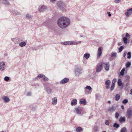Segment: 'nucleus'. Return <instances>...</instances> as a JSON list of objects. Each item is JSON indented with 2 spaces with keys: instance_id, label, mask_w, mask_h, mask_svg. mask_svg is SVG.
<instances>
[{
  "instance_id": "nucleus-1",
  "label": "nucleus",
  "mask_w": 132,
  "mask_h": 132,
  "mask_svg": "<svg viewBox=\"0 0 132 132\" xmlns=\"http://www.w3.org/2000/svg\"><path fill=\"white\" fill-rule=\"evenodd\" d=\"M57 22L58 26L62 29L66 28L70 23L69 19L67 17L63 16L60 18Z\"/></svg>"
},
{
  "instance_id": "nucleus-2",
  "label": "nucleus",
  "mask_w": 132,
  "mask_h": 132,
  "mask_svg": "<svg viewBox=\"0 0 132 132\" xmlns=\"http://www.w3.org/2000/svg\"><path fill=\"white\" fill-rule=\"evenodd\" d=\"M57 5L61 11H65L66 10V5L65 3L61 1L57 2Z\"/></svg>"
},
{
  "instance_id": "nucleus-3",
  "label": "nucleus",
  "mask_w": 132,
  "mask_h": 132,
  "mask_svg": "<svg viewBox=\"0 0 132 132\" xmlns=\"http://www.w3.org/2000/svg\"><path fill=\"white\" fill-rule=\"evenodd\" d=\"M44 88L48 94L52 93V90L50 88L52 86V84L47 82L44 84Z\"/></svg>"
},
{
  "instance_id": "nucleus-4",
  "label": "nucleus",
  "mask_w": 132,
  "mask_h": 132,
  "mask_svg": "<svg viewBox=\"0 0 132 132\" xmlns=\"http://www.w3.org/2000/svg\"><path fill=\"white\" fill-rule=\"evenodd\" d=\"M82 69L80 67L78 66H76L74 70L75 76L77 77L79 76L82 74Z\"/></svg>"
},
{
  "instance_id": "nucleus-5",
  "label": "nucleus",
  "mask_w": 132,
  "mask_h": 132,
  "mask_svg": "<svg viewBox=\"0 0 132 132\" xmlns=\"http://www.w3.org/2000/svg\"><path fill=\"white\" fill-rule=\"evenodd\" d=\"M126 116L128 119H131L132 117V109H128L126 113Z\"/></svg>"
},
{
  "instance_id": "nucleus-6",
  "label": "nucleus",
  "mask_w": 132,
  "mask_h": 132,
  "mask_svg": "<svg viewBox=\"0 0 132 132\" xmlns=\"http://www.w3.org/2000/svg\"><path fill=\"white\" fill-rule=\"evenodd\" d=\"M61 44L64 45H77L78 43L76 42L68 41L62 42L61 43Z\"/></svg>"
},
{
  "instance_id": "nucleus-7",
  "label": "nucleus",
  "mask_w": 132,
  "mask_h": 132,
  "mask_svg": "<svg viewBox=\"0 0 132 132\" xmlns=\"http://www.w3.org/2000/svg\"><path fill=\"white\" fill-rule=\"evenodd\" d=\"M75 112L79 115H82L81 112L83 110V108L81 107L78 106L75 108Z\"/></svg>"
},
{
  "instance_id": "nucleus-8",
  "label": "nucleus",
  "mask_w": 132,
  "mask_h": 132,
  "mask_svg": "<svg viewBox=\"0 0 132 132\" xmlns=\"http://www.w3.org/2000/svg\"><path fill=\"white\" fill-rule=\"evenodd\" d=\"M118 106L117 105L115 104H114L111 106L109 107L108 109V110L109 112H112L115 111L117 108L118 107Z\"/></svg>"
},
{
  "instance_id": "nucleus-9",
  "label": "nucleus",
  "mask_w": 132,
  "mask_h": 132,
  "mask_svg": "<svg viewBox=\"0 0 132 132\" xmlns=\"http://www.w3.org/2000/svg\"><path fill=\"white\" fill-rule=\"evenodd\" d=\"M85 94H89L91 93L92 88L90 86H87L84 88Z\"/></svg>"
},
{
  "instance_id": "nucleus-10",
  "label": "nucleus",
  "mask_w": 132,
  "mask_h": 132,
  "mask_svg": "<svg viewBox=\"0 0 132 132\" xmlns=\"http://www.w3.org/2000/svg\"><path fill=\"white\" fill-rule=\"evenodd\" d=\"M39 77L42 78L43 80L44 81H47L48 80V79L43 74H39L38 76L36 77L35 78V79H37Z\"/></svg>"
},
{
  "instance_id": "nucleus-11",
  "label": "nucleus",
  "mask_w": 132,
  "mask_h": 132,
  "mask_svg": "<svg viewBox=\"0 0 132 132\" xmlns=\"http://www.w3.org/2000/svg\"><path fill=\"white\" fill-rule=\"evenodd\" d=\"M102 62L98 64L97 65L96 69V72H99L101 71L102 70Z\"/></svg>"
},
{
  "instance_id": "nucleus-12",
  "label": "nucleus",
  "mask_w": 132,
  "mask_h": 132,
  "mask_svg": "<svg viewBox=\"0 0 132 132\" xmlns=\"http://www.w3.org/2000/svg\"><path fill=\"white\" fill-rule=\"evenodd\" d=\"M102 65H104V69L106 71L109 70L110 68L109 62L103 63H102Z\"/></svg>"
},
{
  "instance_id": "nucleus-13",
  "label": "nucleus",
  "mask_w": 132,
  "mask_h": 132,
  "mask_svg": "<svg viewBox=\"0 0 132 132\" xmlns=\"http://www.w3.org/2000/svg\"><path fill=\"white\" fill-rule=\"evenodd\" d=\"M132 13V8L128 9L125 11V13L126 16L127 17H129Z\"/></svg>"
},
{
  "instance_id": "nucleus-14",
  "label": "nucleus",
  "mask_w": 132,
  "mask_h": 132,
  "mask_svg": "<svg viewBox=\"0 0 132 132\" xmlns=\"http://www.w3.org/2000/svg\"><path fill=\"white\" fill-rule=\"evenodd\" d=\"M47 9V6L44 5H40L39 7V10L41 12L45 11Z\"/></svg>"
},
{
  "instance_id": "nucleus-15",
  "label": "nucleus",
  "mask_w": 132,
  "mask_h": 132,
  "mask_svg": "<svg viewBox=\"0 0 132 132\" xmlns=\"http://www.w3.org/2000/svg\"><path fill=\"white\" fill-rule=\"evenodd\" d=\"M69 81V79L67 78H65L61 81L60 83L62 84H64L68 82Z\"/></svg>"
},
{
  "instance_id": "nucleus-16",
  "label": "nucleus",
  "mask_w": 132,
  "mask_h": 132,
  "mask_svg": "<svg viewBox=\"0 0 132 132\" xmlns=\"http://www.w3.org/2000/svg\"><path fill=\"white\" fill-rule=\"evenodd\" d=\"M103 48L102 47H100L98 49V52L97 54V57H99L101 55Z\"/></svg>"
},
{
  "instance_id": "nucleus-17",
  "label": "nucleus",
  "mask_w": 132,
  "mask_h": 132,
  "mask_svg": "<svg viewBox=\"0 0 132 132\" xmlns=\"http://www.w3.org/2000/svg\"><path fill=\"white\" fill-rule=\"evenodd\" d=\"M2 98L5 103H8L10 101V99L7 96H3Z\"/></svg>"
},
{
  "instance_id": "nucleus-18",
  "label": "nucleus",
  "mask_w": 132,
  "mask_h": 132,
  "mask_svg": "<svg viewBox=\"0 0 132 132\" xmlns=\"http://www.w3.org/2000/svg\"><path fill=\"white\" fill-rule=\"evenodd\" d=\"M110 83L111 81L109 80L108 79L105 81V84L106 85V88L107 89L109 88Z\"/></svg>"
},
{
  "instance_id": "nucleus-19",
  "label": "nucleus",
  "mask_w": 132,
  "mask_h": 132,
  "mask_svg": "<svg viewBox=\"0 0 132 132\" xmlns=\"http://www.w3.org/2000/svg\"><path fill=\"white\" fill-rule=\"evenodd\" d=\"M5 63L4 62H2L0 63V69L1 71H3L5 70Z\"/></svg>"
},
{
  "instance_id": "nucleus-20",
  "label": "nucleus",
  "mask_w": 132,
  "mask_h": 132,
  "mask_svg": "<svg viewBox=\"0 0 132 132\" xmlns=\"http://www.w3.org/2000/svg\"><path fill=\"white\" fill-rule=\"evenodd\" d=\"M86 101L84 99H80V100L79 103L80 104H83L85 105L86 104Z\"/></svg>"
},
{
  "instance_id": "nucleus-21",
  "label": "nucleus",
  "mask_w": 132,
  "mask_h": 132,
  "mask_svg": "<svg viewBox=\"0 0 132 132\" xmlns=\"http://www.w3.org/2000/svg\"><path fill=\"white\" fill-rule=\"evenodd\" d=\"M57 101V98L56 97H54L52 99V104L53 105H55L56 104Z\"/></svg>"
},
{
  "instance_id": "nucleus-22",
  "label": "nucleus",
  "mask_w": 132,
  "mask_h": 132,
  "mask_svg": "<svg viewBox=\"0 0 132 132\" xmlns=\"http://www.w3.org/2000/svg\"><path fill=\"white\" fill-rule=\"evenodd\" d=\"M119 120L120 122H124L125 121L126 118L124 117H121L119 119Z\"/></svg>"
},
{
  "instance_id": "nucleus-23",
  "label": "nucleus",
  "mask_w": 132,
  "mask_h": 132,
  "mask_svg": "<svg viewBox=\"0 0 132 132\" xmlns=\"http://www.w3.org/2000/svg\"><path fill=\"white\" fill-rule=\"evenodd\" d=\"M77 100L76 99H74L73 100H72L71 102V105L72 106L73 105H76L77 104Z\"/></svg>"
},
{
  "instance_id": "nucleus-24",
  "label": "nucleus",
  "mask_w": 132,
  "mask_h": 132,
  "mask_svg": "<svg viewBox=\"0 0 132 132\" xmlns=\"http://www.w3.org/2000/svg\"><path fill=\"white\" fill-rule=\"evenodd\" d=\"M26 42H21L19 43V45L21 47H23L26 46Z\"/></svg>"
},
{
  "instance_id": "nucleus-25",
  "label": "nucleus",
  "mask_w": 132,
  "mask_h": 132,
  "mask_svg": "<svg viewBox=\"0 0 132 132\" xmlns=\"http://www.w3.org/2000/svg\"><path fill=\"white\" fill-rule=\"evenodd\" d=\"M90 54L86 53L84 55V57L86 59H88L90 56Z\"/></svg>"
},
{
  "instance_id": "nucleus-26",
  "label": "nucleus",
  "mask_w": 132,
  "mask_h": 132,
  "mask_svg": "<svg viewBox=\"0 0 132 132\" xmlns=\"http://www.w3.org/2000/svg\"><path fill=\"white\" fill-rule=\"evenodd\" d=\"M125 71V68H123L120 73V75L121 76H124Z\"/></svg>"
},
{
  "instance_id": "nucleus-27",
  "label": "nucleus",
  "mask_w": 132,
  "mask_h": 132,
  "mask_svg": "<svg viewBox=\"0 0 132 132\" xmlns=\"http://www.w3.org/2000/svg\"><path fill=\"white\" fill-rule=\"evenodd\" d=\"M122 84V81L120 79H118V85L119 86H121Z\"/></svg>"
},
{
  "instance_id": "nucleus-28",
  "label": "nucleus",
  "mask_w": 132,
  "mask_h": 132,
  "mask_svg": "<svg viewBox=\"0 0 132 132\" xmlns=\"http://www.w3.org/2000/svg\"><path fill=\"white\" fill-rule=\"evenodd\" d=\"M113 127H114L117 128L120 127V125L119 124L115 122L113 125Z\"/></svg>"
},
{
  "instance_id": "nucleus-29",
  "label": "nucleus",
  "mask_w": 132,
  "mask_h": 132,
  "mask_svg": "<svg viewBox=\"0 0 132 132\" xmlns=\"http://www.w3.org/2000/svg\"><path fill=\"white\" fill-rule=\"evenodd\" d=\"M120 97V95L118 94H117L115 96V100L116 101H118Z\"/></svg>"
},
{
  "instance_id": "nucleus-30",
  "label": "nucleus",
  "mask_w": 132,
  "mask_h": 132,
  "mask_svg": "<svg viewBox=\"0 0 132 132\" xmlns=\"http://www.w3.org/2000/svg\"><path fill=\"white\" fill-rule=\"evenodd\" d=\"M82 130V128L81 127H77L76 128V131L77 132H80Z\"/></svg>"
},
{
  "instance_id": "nucleus-31",
  "label": "nucleus",
  "mask_w": 132,
  "mask_h": 132,
  "mask_svg": "<svg viewBox=\"0 0 132 132\" xmlns=\"http://www.w3.org/2000/svg\"><path fill=\"white\" fill-rule=\"evenodd\" d=\"M127 130L125 127L122 128L120 130V132H127Z\"/></svg>"
},
{
  "instance_id": "nucleus-32",
  "label": "nucleus",
  "mask_w": 132,
  "mask_h": 132,
  "mask_svg": "<svg viewBox=\"0 0 132 132\" xmlns=\"http://www.w3.org/2000/svg\"><path fill=\"white\" fill-rule=\"evenodd\" d=\"M131 64V63L130 62H127L126 64V68H129Z\"/></svg>"
},
{
  "instance_id": "nucleus-33",
  "label": "nucleus",
  "mask_w": 132,
  "mask_h": 132,
  "mask_svg": "<svg viewBox=\"0 0 132 132\" xmlns=\"http://www.w3.org/2000/svg\"><path fill=\"white\" fill-rule=\"evenodd\" d=\"M13 12L16 15H20L21 14V13L19 11L16 10H14Z\"/></svg>"
},
{
  "instance_id": "nucleus-34",
  "label": "nucleus",
  "mask_w": 132,
  "mask_h": 132,
  "mask_svg": "<svg viewBox=\"0 0 132 132\" xmlns=\"http://www.w3.org/2000/svg\"><path fill=\"white\" fill-rule=\"evenodd\" d=\"M96 98L98 100H99L100 98V95L99 94H96Z\"/></svg>"
},
{
  "instance_id": "nucleus-35",
  "label": "nucleus",
  "mask_w": 132,
  "mask_h": 132,
  "mask_svg": "<svg viewBox=\"0 0 132 132\" xmlns=\"http://www.w3.org/2000/svg\"><path fill=\"white\" fill-rule=\"evenodd\" d=\"M18 40V38H15L12 39V40L15 44L17 43H18L17 41Z\"/></svg>"
},
{
  "instance_id": "nucleus-36",
  "label": "nucleus",
  "mask_w": 132,
  "mask_h": 132,
  "mask_svg": "<svg viewBox=\"0 0 132 132\" xmlns=\"http://www.w3.org/2000/svg\"><path fill=\"white\" fill-rule=\"evenodd\" d=\"M123 41L125 44H126L128 43V39L126 37H124L123 38Z\"/></svg>"
},
{
  "instance_id": "nucleus-37",
  "label": "nucleus",
  "mask_w": 132,
  "mask_h": 132,
  "mask_svg": "<svg viewBox=\"0 0 132 132\" xmlns=\"http://www.w3.org/2000/svg\"><path fill=\"white\" fill-rule=\"evenodd\" d=\"M131 53L130 52H129L127 54V58L128 59H130L131 57Z\"/></svg>"
},
{
  "instance_id": "nucleus-38",
  "label": "nucleus",
  "mask_w": 132,
  "mask_h": 132,
  "mask_svg": "<svg viewBox=\"0 0 132 132\" xmlns=\"http://www.w3.org/2000/svg\"><path fill=\"white\" fill-rule=\"evenodd\" d=\"M3 1L4 3L6 5H8L9 3L7 0H2Z\"/></svg>"
},
{
  "instance_id": "nucleus-39",
  "label": "nucleus",
  "mask_w": 132,
  "mask_h": 132,
  "mask_svg": "<svg viewBox=\"0 0 132 132\" xmlns=\"http://www.w3.org/2000/svg\"><path fill=\"white\" fill-rule=\"evenodd\" d=\"M117 56V53L116 52H112V53L111 56L112 57H114Z\"/></svg>"
},
{
  "instance_id": "nucleus-40",
  "label": "nucleus",
  "mask_w": 132,
  "mask_h": 132,
  "mask_svg": "<svg viewBox=\"0 0 132 132\" xmlns=\"http://www.w3.org/2000/svg\"><path fill=\"white\" fill-rule=\"evenodd\" d=\"M10 78L8 76H5L4 78V80L6 81H8L10 79Z\"/></svg>"
},
{
  "instance_id": "nucleus-41",
  "label": "nucleus",
  "mask_w": 132,
  "mask_h": 132,
  "mask_svg": "<svg viewBox=\"0 0 132 132\" xmlns=\"http://www.w3.org/2000/svg\"><path fill=\"white\" fill-rule=\"evenodd\" d=\"M124 48V47L123 46H121L119 48V51L120 52L122 51V50Z\"/></svg>"
},
{
  "instance_id": "nucleus-42",
  "label": "nucleus",
  "mask_w": 132,
  "mask_h": 132,
  "mask_svg": "<svg viewBox=\"0 0 132 132\" xmlns=\"http://www.w3.org/2000/svg\"><path fill=\"white\" fill-rule=\"evenodd\" d=\"M125 79L126 81H129L130 78V76L128 75H127L125 76Z\"/></svg>"
},
{
  "instance_id": "nucleus-43",
  "label": "nucleus",
  "mask_w": 132,
  "mask_h": 132,
  "mask_svg": "<svg viewBox=\"0 0 132 132\" xmlns=\"http://www.w3.org/2000/svg\"><path fill=\"white\" fill-rule=\"evenodd\" d=\"M119 116V114L118 113L116 112L115 113V117L116 119H118Z\"/></svg>"
},
{
  "instance_id": "nucleus-44",
  "label": "nucleus",
  "mask_w": 132,
  "mask_h": 132,
  "mask_svg": "<svg viewBox=\"0 0 132 132\" xmlns=\"http://www.w3.org/2000/svg\"><path fill=\"white\" fill-rule=\"evenodd\" d=\"M128 102V100L127 99H125L123 101L122 103L123 104H126Z\"/></svg>"
},
{
  "instance_id": "nucleus-45",
  "label": "nucleus",
  "mask_w": 132,
  "mask_h": 132,
  "mask_svg": "<svg viewBox=\"0 0 132 132\" xmlns=\"http://www.w3.org/2000/svg\"><path fill=\"white\" fill-rule=\"evenodd\" d=\"M26 17L28 19H30L31 18V16L29 14H27L26 15Z\"/></svg>"
},
{
  "instance_id": "nucleus-46",
  "label": "nucleus",
  "mask_w": 132,
  "mask_h": 132,
  "mask_svg": "<svg viewBox=\"0 0 132 132\" xmlns=\"http://www.w3.org/2000/svg\"><path fill=\"white\" fill-rule=\"evenodd\" d=\"M105 124L109 126V120H106L105 122Z\"/></svg>"
},
{
  "instance_id": "nucleus-47",
  "label": "nucleus",
  "mask_w": 132,
  "mask_h": 132,
  "mask_svg": "<svg viewBox=\"0 0 132 132\" xmlns=\"http://www.w3.org/2000/svg\"><path fill=\"white\" fill-rule=\"evenodd\" d=\"M130 37V35L128 34L127 33H126V35H125V37H126V38H127L129 37Z\"/></svg>"
},
{
  "instance_id": "nucleus-48",
  "label": "nucleus",
  "mask_w": 132,
  "mask_h": 132,
  "mask_svg": "<svg viewBox=\"0 0 132 132\" xmlns=\"http://www.w3.org/2000/svg\"><path fill=\"white\" fill-rule=\"evenodd\" d=\"M47 23H48V22L47 21H46L45 22H44L43 23V24L44 25L46 26L47 25Z\"/></svg>"
},
{
  "instance_id": "nucleus-49",
  "label": "nucleus",
  "mask_w": 132,
  "mask_h": 132,
  "mask_svg": "<svg viewBox=\"0 0 132 132\" xmlns=\"http://www.w3.org/2000/svg\"><path fill=\"white\" fill-rule=\"evenodd\" d=\"M120 1L121 0H115L114 1V2L117 3H119Z\"/></svg>"
},
{
  "instance_id": "nucleus-50",
  "label": "nucleus",
  "mask_w": 132,
  "mask_h": 132,
  "mask_svg": "<svg viewBox=\"0 0 132 132\" xmlns=\"http://www.w3.org/2000/svg\"><path fill=\"white\" fill-rule=\"evenodd\" d=\"M114 86L111 85V87L110 88V90L111 91H112L114 89Z\"/></svg>"
},
{
  "instance_id": "nucleus-51",
  "label": "nucleus",
  "mask_w": 132,
  "mask_h": 132,
  "mask_svg": "<svg viewBox=\"0 0 132 132\" xmlns=\"http://www.w3.org/2000/svg\"><path fill=\"white\" fill-rule=\"evenodd\" d=\"M117 81V80L116 79L114 78V79L112 81V82H113L114 83H115Z\"/></svg>"
},
{
  "instance_id": "nucleus-52",
  "label": "nucleus",
  "mask_w": 132,
  "mask_h": 132,
  "mask_svg": "<svg viewBox=\"0 0 132 132\" xmlns=\"http://www.w3.org/2000/svg\"><path fill=\"white\" fill-rule=\"evenodd\" d=\"M127 52H124L123 56L124 57H125L126 56V55L127 54Z\"/></svg>"
},
{
  "instance_id": "nucleus-53",
  "label": "nucleus",
  "mask_w": 132,
  "mask_h": 132,
  "mask_svg": "<svg viewBox=\"0 0 132 132\" xmlns=\"http://www.w3.org/2000/svg\"><path fill=\"white\" fill-rule=\"evenodd\" d=\"M122 42H121L119 43H118V45L119 46H120L122 45Z\"/></svg>"
},
{
  "instance_id": "nucleus-54",
  "label": "nucleus",
  "mask_w": 132,
  "mask_h": 132,
  "mask_svg": "<svg viewBox=\"0 0 132 132\" xmlns=\"http://www.w3.org/2000/svg\"><path fill=\"white\" fill-rule=\"evenodd\" d=\"M36 109V108L35 107H32L31 109V110H35Z\"/></svg>"
},
{
  "instance_id": "nucleus-55",
  "label": "nucleus",
  "mask_w": 132,
  "mask_h": 132,
  "mask_svg": "<svg viewBox=\"0 0 132 132\" xmlns=\"http://www.w3.org/2000/svg\"><path fill=\"white\" fill-rule=\"evenodd\" d=\"M31 94L29 92V93H27V96H29Z\"/></svg>"
},
{
  "instance_id": "nucleus-56",
  "label": "nucleus",
  "mask_w": 132,
  "mask_h": 132,
  "mask_svg": "<svg viewBox=\"0 0 132 132\" xmlns=\"http://www.w3.org/2000/svg\"><path fill=\"white\" fill-rule=\"evenodd\" d=\"M107 14H108V16H111V14L109 12H107Z\"/></svg>"
},
{
  "instance_id": "nucleus-57",
  "label": "nucleus",
  "mask_w": 132,
  "mask_h": 132,
  "mask_svg": "<svg viewBox=\"0 0 132 132\" xmlns=\"http://www.w3.org/2000/svg\"><path fill=\"white\" fill-rule=\"evenodd\" d=\"M121 108L122 109H124V107L123 105H122L121 106Z\"/></svg>"
},
{
  "instance_id": "nucleus-58",
  "label": "nucleus",
  "mask_w": 132,
  "mask_h": 132,
  "mask_svg": "<svg viewBox=\"0 0 132 132\" xmlns=\"http://www.w3.org/2000/svg\"><path fill=\"white\" fill-rule=\"evenodd\" d=\"M115 83L112 82L111 85L115 86Z\"/></svg>"
},
{
  "instance_id": "nucleus-59",
  "label": "nucleus",
  "mask_w": 132,
  "mask_h": 132,
  "mask_svg": "<svg viewBox=\"0 0 132 132\" xmlns=\"http://www.w3.org/2000/svg\"><path fill=\"white\" fill-rule=\"evenodd\" d=\"M111 103V101H109L108 102V103L109 104H110Z\"/></svg>"
},
{
  "instance_id": "nucleus-60",
  "label": "nucleus",
  "mask_w": 132,
  "mask_h": 132,
  "mask_svg": "<svg viewBox=\"0 0 132 132\" xmlns=\"http://www.w3.org/2000/svg\"><path fill=\"white\" fill-rule=\"evenodd\" d=\"M131 94L132 95V89L130 90Z\"/></svg>"
},
{
  "instance_id": "nucleus-61",
  "label": "nucleus",
  "mask_w": 132,
  "mask_h": 132,
  "mask_svg": "<svg viewBox=\"0 0 132 132\" xmlns=\"http://www.w3.org/2000/svg\"><path fill=\"white\" fill-rule=\"evenodd\" d=\"M33 80H35L36 79H35V78L33 79Z\"/></svg>"
},
{
  "instance_id": "nucleus-62",
  "label": "nucleus",
  "mask_w": 132,
  "mask_h": 132,
  "mask_svg": "<svg viewBox=\"0 0 132 132\" xmlns=\"http://www.w3.org/2000/svg\"><path fill=\"white\" fill-rule=\"evenodd\" d=\"M131 132H132V128L131 129Z\"/></svg>"
},
{
  "instance_id": "nucleus-63",
  "label": "nucleus",
  "mask_w": 132,
  "mask_h": 132,
  "mask_svg": "<svg viewBox=\"0 0 132 132\" xmlns=\"http://www.w3.org/2000/svg\"><path fill=\"white\" fill-rule=\"evenodd\" d=\"M1 132H4V131H1Z\"/></svg>"
},
{
  "instance_id": "nucleus-64",
  "label": "nucleus",
  "mask_w": 132,
  "mask_h": 132,
  "mask_svg": "<svg viewBox=\"0 0 132 132\" xmlns=\"http://www.w3.org/2000/svg\"><path fill=\"white\" fill-rule=\"evenodd\" d=\"M102 132H106V131H103Z\"/></svg>"
}]
</instances>
